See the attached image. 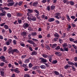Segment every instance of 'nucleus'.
<instances>
[{
  "label": "nucleus",
  "mask_w": 77,
  "mask_h": 77,
  "mask_svg": "<svg viewBox=\"0 0 77 77\" xmlns=\"http://www.w3.org/2000/svg\"><path fill=\"white\" fill-rule=\"evenodd\" d=\"M66 17L67 21H71V19L69 17V16H68V15L66 14Z\"/></svg>",
  "instance_id": "nucleus-24"
},
{
  "label": "nucleus",
  "mask_w": 77,
  "mask_h": 77,
  "mask_svg": "<svg viewBox=\"0 0 77 77\" xmlns=\"http://www.w3.org/2000/svg\"><path fill=\"white\" fill-rule=\"evenodd\" d=\"M13 42L14 45H16L17 44V41L16 40H14Z\"/></svg>",
  "instance_id": "nucleus-47"
},
{
  "label": "nucleus",
  "mask_w": 77,
  "mask_h": 77,
  "mask_svg": "<svg viewBox=\"0 0 77 77\" xmlns=\"http://www.w3.org/2000/svg\"><path fill=\"white\" fill-rule=\"evenodd\" d=\"M29 50L31 51H33V48L32 47H29Z\"/></svg>",
  "instance_id": "nucleus-58"
},
{
  "label": "nucleus",
  "mask_w": 77,
  "mask_h": 77,
  "mask_svg": "<svg viewBox=\"0 0 77 77\" xmlns=\"http://www.w3.org/2000/svg\"><path fill=\"white\" fill-rule=\"evenodd\" d=\"M54 36L55 38L59 39V37H60V35L58 34V33L56 32L54 34Z\"/></svg>",
  "instance_id": "nucleus-10"
},
{
  "label": "nucleus",
  "mask_w": 77,
  "mask_h": 77,
  "mask_svg": "<svg viewBox=\"0 0 77 77\" xmlns=\"http://www.w3.org/2000/svg\"><path fill=\"white\" fill-rule=\"evenodd\" d=\"M27 32H26L25 31H23L21 33V35L22 36H25L27 35Z\"/></svg>",
  "instance_id": "nucleus-17"
},
{
  "label": "nucleus",
  "mask_w": 77,
  "mask_h": 77,
  "mask_svg": "<svg viewBox=\"0 0 77 77\" xmlns=\"http://www.w3.org/2000/svg\"><path fill=\"white\" fill-rule=\"evenodd\" d=\"M17 21L19 24H21L22 23V20L19 19H17Z\"/></svg>",
  "instance_id": "nucleus-41"
},
{
  "label": "nucleus",
  "mask_w": 77,
  "mask_h": 77,
  "mask_svg": "<svg viewBox=\"0 0 77 77\" xmlns=\"http://www.w3.org/2000/svg\"><path fill=\"white\" fill-rule=\"evenodd\" d=\"M7 16L9 18H11L12 17V15L11 14L8 13L7 14Z\"/></svg>",
  "instance_id": "nucleus-44"
},
{
  "label": "nucleus",
  "mask_w": 77,
  "mask_h": 77,
  "mask_svg": "<svg viewBox=\"0 0 77 77\" xmlns=\"http://www.w3.org/2000/svg\"><path fill=\"white\" fill-rule=\"evenodd\" d=\"M22 66L24 68H29L28 66H27V65L26 64H23Z\"/></svg>",
  "instance_id": "nucleus-25"
},
{
  "label": "nucleus",
  "mask_w": 77,
  "mask_h": 77,
  "mask_svg": "<svg viewBox=\"0 0 77 77\" xmlns=\"http://www.w3.org/2000/svg\"><path fill=\"white\" fill-rule=\"evenodd\" d=\"M71 18L72 20H74V19H75V17L74 16H71Z\"/></svg>",
  "instance_id": "nucleus-53"
},
{
  "label": "nucleus",
  "mask_w": 77,
  "mask_h": 77,
  "mask_svg": "<svg viewBox=\"0 0 77 77\" xmlns=\"http://www.w3.org/2000/svg\"><path fill=\"white\" fill-rule=\"evenodd\" d=\"M31 20H32V21H36V18L35 17H34L31 19Z\"/></svg>",
  "instance_id": "nucleus-32"
},
{
  "label": "nucleus",
  "mask_w": 77,
  "mask_h": 77,
  "mask_svg": "<svg viewBox=\"0 0 77 77\" xmlns=\"http://www.w3.org/2000/svg\"><path fill=\"white\" fill-rule=\"evenodd\" d=\"M18 5V2H16V3H14V7H17V6Z\"/></svg>",
  "instance_id": "nucleus-40"
},
{
  "label": "nucleus",
  "mask_w": 77,
  "mask_h": 77,
  "mask_svg": "<svg viewBox=\"0 0 77 77\" xmlns=\"http://www.w3.org/2000/svg\"><path fill=\"white\" fill-rule=\"evenodd\" d=\"M33 11H34V12H35V13H36L37 14H39V11L38 10H36V9H35V10H33Z\"/></svg>",
  "instance_id": "nucleus-30"
},
{
  "label": "nucleus",
  "mask_w": 77,
  "mask_h": 77,
  "mask_svg": "<svg viewBox=\"0 0 77 77\" xmlns=\"http://www.w3.org/2000/svg\"><path fill=\"white\" fill-rule=\"evenodd\" d=\"M1 75L2 77L5 76V72L3 71H1L0 72Z\"/></svg>",
  "instance_id": "nucleus-19"
},
{
  "label": "nucleus",
  "mask_w": 77,
  "mask_h": 77,
  "mask_svg": "<svg viewBox=\"0 0 77 77\" xmlns=\"http://www.w3.org/2000/svg\"><path fill=\"white\" fill-rule=\"evenodd\" d=\"M29 61H30V60L29 59H26L25 60V63H29Z\"/></svg>",
  "instance_id": "nucleus-35"
},
{
  "label": "nucleus",
  "mask_w": 77,
  "mask_h": 77,
  "mask_svg": "<svg viewBox=\"0 0 77 77\" xmlns=\"http://www.w3.org/2000/svg\"><path fill=\"white\" fill-rule=\"evenodd\" d=\"M64 51H68V48H64Z\"/></svg>",
  "instance_id": "nucleus-42"
},
{
  "label": "nucleus",
  "mask_w": 77,
  "mask_h": 77,
  "mask_svg": "<svg viewBox=\"0 0 77 77\" xmlns=\"http://www.w3.org/2000/svg\"><path fill=\"white\" fill-rule=\"evenodd\" d=\"M24 77H30V76H29V75L26 74L24 75Z\"/></svg>",
  "instance_id": "nucleus-64"
},
{
  "label": "nucleus",
  "mask_w": 77,
  "mask_h": 77,
  "mask_svg": "<svg viewBox=\"0 0 77 77\" xmlns=\"http://www.w3.org/2000/svg\"><path fill=\"white\" fill-rule=\"evenodd\" d=\"M39 60H41V61L42 62H43V63H45L47 62V59L43 58H40Z\"/></svg>",
  "instance_id": "nucleus-5"
},
{
  "label": "nucleus",
  "mask_w": 77,
  "mask_h": 77,
  "mask_svg": "<svg viewBox=\"0 0 77 77\" xmlns=\"http://www.w3.org/2000/svg\"><path fill=\"white\" fill-rule=\"evenodd\" d=\"M66 35V33H63L62 35H61V36L62 38H65V35Z\"/></svg>",
  "instance_id": "nucleus-50"
},
{
  "label": "nucleus",
  "mask_w": 77,
  "mask_h": 77,
  "mask_svg": "<svg viewBox=\"0 0 77 77\" xmlns=\"http://www.w3.org/2000/svg\"><path fill=\"white\" fill-rule=\"evenodd\" d=\"M40 68V67L38 66H35L32 67V69L34 70H36V69H39Z\"/></svg>",
  "instance_id": "nucleus-13"
},
{
  "label": "nucleus",
  "mask_w": 77,
  "mask_h": 77,
  "mask_svg": "<svg viewBox=\"0 0 77 77\" xmlns=\"http://www.w3.org/2000/svg\"><path fill=\"white\" fill-rule=\"evenodd\" d=\"M47 9L48 11H50V6H48L47 8Z\"/></svg>",
  "instance_id": "nucleus-55"
},
{
  "label": "nucleus",
  "mask_w": 77,
  "mask_h": 77,
  "mask_svg": "<svg viewBox=\"0 0 77 77\" xmlns=\"http://www.w3.org/2000/svg\"><path fill=\"white\" fill-rule=\"evenodd\" d=\"M69 4H70L72 6H73V5H74V2L73 1H69Z\"/></svg>",
  "instance_id": "nucleus-22"
},
{
  "label": "nucleus",
  "mask_w": 77,
  "mask_h": 77,
  "mask_svg": "<svg viewBox=\"0 0 77 77\" xmlns=\"http://www.w3.org/2000/svg\"><path fill=\"white\" fill-rule=\"evenodd\" d=\"M20 51L17 49H13V52H12V54H14V52L15 53H19Z\"/></svg>",
  "instance_id": "nucleus-6"
},
{
  "label": "nucleus",
  "mask_w": 77,
  "mask_h": 77,
  "mask_svg": "<svg viewBox=\"0 0 77 77\" xmlns=\"http://www.w3.org/2000/svg\"><path fill=\"white\" fill-rule=\"evenodd\" d=\"M53 55H50L48 56V58H49V59H50V58H52V57H53Z\"/></svg>",
  "instance_id": "nucleus-61"
},
{
  "label": "nucleus",
  "mask_w": 77,
  "mask_h": 77,
  "mask_svg": "<svg viewBox=\"0 0 77 77\" xmlns=\"http://www.w3.org/2000/svg\"><path fill=\"white\" fill-rule=\"evenodd\" d=\"M28 30H29V31H32V28L31 27H29L28 28Z\"/></svg>",
  "instance_id": "nucleus-54"
},
{
  "label": "nucleus",
  "mask_w": 77,
  "mask_h": 77,
  "mask_svg": "<svg viewBox=\"0 0 77 77\" xmlns=\"http://www.w3.org/2000/svg\"><path fill=\"white\" fill-rule=\"evenodd\" d=\"M12 42V39H10L9 40L8 42H6V45H9L10 44V43H11V42Z\"/></svg>",
  "instance_id": "nucleus-18"
},
{
  "label": "nucleus",
  "mask_w": 77,
  "mask_h": 77,
  "mask_svg": "<svg viewBox=\"0 0 77 77\" xmlns=\"http://www.w3.org/2000/svg\"><path fill=\"white\" fill-rule=\"evenodd\" d=\"M42 56L44 57V58H47L48 56L46 54H43Z\"/></svg>",
  "instance_id": "nucleus-36"
},
{
  "label": "nucleus",
  "mask_w": 77,
  "mask_h": 77,
  "mask_svg": "<svg viewBox=\"0 0 77 77\" xmlns=\"http://www.w3.org/2000/svg\"><path fill=\"white\" fill-rule=\"evenodd\" d=\"M28 68V67H26L25 68V69H24V71H29Z\"/></svg>",
  "instance_id": "nucleus-62"
},
{
  "label": "nucleus",
  "mask_w": 77,
  "mask_h": 77,
  "mask_svg": "<svg viewBox=\"0 0 77 77\" xmlns=\"http://www.w3.org/2000/svg\"><path fill=\"white\" fill-rule=\"evenodd\" d=\"M5 57L3 55L1 56L0 57V59H2L3 60H5Z\"/></svg>",
  "instance_id": "nucleus-34"
},
{
  "label": "nucleus",
  "mask_w": 77,
  "mask_h": 77,
  "mask_svg": "<svg viewBox=\"0 0 77 77\" xmlns=\"http://www.w3.org/2000/svg\"><path fill=\"white\" fill-rule=\"evenodd\" d=\"M69 40L70 41H71V42H73L74 41V39L71 38H69Z\"/></svg>",
  "instance_id": "nucleus-45"
},
{
  "label": "nucleus",
  "mask_w": 77,
  "mask_h": 77,
  "mask_svg": "<svg viewBox=\"0 0 77 77\" xmlns=\"http://www.w3.org/2000/svg\"><path fill=\"white\" fill-rule=\"evenodd\" d=\"M63 2L64 3H66L67 5H69V1H68V0H63Z\"/></svg>",
  "instance_id": "nucleus-15"
},
{
  "label": "nucleus",
  "mask_w": 77,
  "mask_h": 77,
  "mask_svg": "<svg viewBox=\"0 0 77 77\" xmlns=\"http://www.w3.org/2000/svg\"><path fill=\"white\" fill-rule=\"evenodd\" d=\"M55 54H56L57 56H62V54H61V53L58 52H56Z\"/></svg>",
  "instance_id": "nucleus-16"
},
{
  "label": "nucleus",
  "mask_w": 77,
  "mask_h": 77,
  "mask_svg": "<svg viewBox=\"0 0 77 77\" xmlns=\"http://www.w3.org/2000/svg\"><path fill=\"white\" fill-rule=\"evenodd\" d=\"M29 26H30V25L29 24L26 23H24V24H23V27L24 29H27V28H28V27H29Z\"/></svg>",
  "instance_id": "nucleus-3"
},
{
  "label": "nucleus",
  "mask_w": 77,
  "mask_h": 77,
  "mask_svg": "<svg viewBox=\"0 0 77 77\" xmlns=\"http://www.w3.org/2000/svg\"><path fill=\"white\" fill-rule=\"evenodd\" d=\"M55 8V6L52 5L51 7V10H53Z\"/></svg>",
  "instance_id": "nucleus-46"
},
{
  "label": "nucleus",
  "mask_w": 77,
  "mask_h": 77,
  "mask_svg": "<svg viewBox=\"0 0 77 77\" xmlns=\"http://www.w3.org/2000/svg\"><path fill=\"white\" fill-rule=\"evenodd\" d=\"M12 52H13V49H12V48L10 47L8 50V53L9 54H11V53H12Z\"/></svg>",
  "instance_id": "nucleus-7"
},
{
  "label": "nucleus",
  "mask_w": 77,
  "mask_h": 77,
  "mask_svg": "<svg viewBox=\"0 0 77 77\" xmlns=\"http://www.w3.org/2000/svg\"><path fill=\"white\" fill-rule=\"evenodd\" d=\"M14 72L18 73L20 72V71L19 70L18 68H16V69H14Z\"/></svg>",
  "instance_id": "nucleus-14"
},
{
  "label": "nucleus",
  "mask_w": 77,
  "mask_h": 77,
  "mask_svg": "<svg viewBox=\"0 0 77 77\" xmlns=\"http://www.w3.org/2000/svg\"><path fill=\"white\" fill-rule=\"evenodd\" d=\"M28 12H29V13H32L33 12V10L32 9H27Z\"/></svg>",
  "instance_id": "nucleus-31"
},
{
  "label": "nucleus",
  "mask_w": 77,
  "mask_h": 77,
  "mask_svg": "<svg viewBox=\"0 0 77 77\" xmlns=\"http://www.w3.org/2000/svg\"><path fill=\"white\" fill-rule=\"evenodd\" d=\"M54 18H50L48 20V21L49 22H52L54 21Z\"/></svg>",
  "instance_id": "nucleus-21"
},
{
  "label": "nucleus",
  "mask_w": 77,
  "mask_h": 77,
  "mask_svg": "<svg viewBox=\"0 0 77 77\" xmlns=\"http://www.w3.org/2000/svg\"><path fill=\"white\" fill-rule=\"evenodd\" d=\"M67 46L68 45L66 43H64L63 44V48L67 47Z\"/></svg>",
  "instance_id": "nucleus-26"
},
{
  "label": "nucleus",
  "mask_w": 77,
  "mask_h": 77,
  "mask_svg": "<svg viewBox=\"0 0 77 77\" xmlns=\"http://www.w3.org/2000/svg\"><path fill=\"white\" fill-rule=\"evenodd\" d=\"M36 18L39 21H41V19H40V17L39 16V14H36Z\"/></svg>",
  "instance_id": "nucleus-33"
},
{
  "label": "nucleus",
  "mask_w": 77,
  "mask_h": 77,
  "mask_svg": "<svg viewBox=\"0 0 77 77\" xmlns=\"http://www.w3.org/2000/svg\"><path fill=\"white\" fill-rule=\"evenodd\" d=\"M57 63V60H53V61L52 62V64H56Z\"/></svg>",
  "instance_id": "nucleus-28"
},
{
  "label": "nucleus",
  "mask_w": 77,
  "mask_h": 77,
  "mask_svg": "<svg viewBox=\"0 0 77 77\" xmlns=\"http://www.w3.org/2000/svg\"><path fill=\"white\" fill-rule=\"evenodd\" d=\"M70 29H71V26L69 25H68V28L67 29V31H69Z\"/></svg>",
  "instance_id": "nucleus-39"
},
{
  "label": "nucleus",
  "mask_w": 77,
  "mask_h": 77,
  "mask_svg": "<svg viewBox=\"0 0 77 77\" xmlns=\"http://www.w3.org/2000/svg\"><path fill=\"white\" fill-rule=\"evenodd\" d=\"M38 5V2H35L33 3L32 6L34 7H37Z\"/></svg>",
  "instance_id": "nucleus-11"
},
{
  "label": "nucleus",
  "mask_w": 77,
  "mask_h": 77,
  "mask_svg": "<svg viewBox=\"0 0 77 77\" xmlns=\"http://www.w3.org/2000/svg\"><path fill=\"white\" fill-rule=\"evenodd\" d=\"M4 27L6 30L9 29V26L7 25H5L4 26Z\"/></svg>",
  "instance_id": "nucleus-29"
},
{
  "label": "nucleus",
  "mask_w": 77,
  "mask_h": 77,
  "mask_svg": "<svg viewBox=\"0 0 77 77\" xmlns=\"http://www.w3.org/2000/svg\"><path fill=\"white\" fill-rule=\"evenodd\" d=\"M54 73L56 75H59V73L56 71H54Z\"/></svg>",
  "instance_id": "nucleus-27"
},
{
  "label": "nucleus",
  "mask_w": 77,
  "mask_h": 77,
  "mask_svg": "<svg viewBox=\"0 0 77 77\" xmlns=\"http://www.w3.org/2000/svg\"><path fill=\"white\" fill-rule=\"evenodd\" d=\"M32 66H33V64L31 63H30L29 65V67H31Z\"/></svg>",
  "instance_id": "nucleus-63"
},
{
  "label": "nucleus",
  "mask_w": 77,
  "mask_h": 77,
  "mask_svg": "<svg viewBox=\"0 0 77 77\" xmlns=\"http://www.w3.org/2000/svg\"><path fill=\"white\" fill-rule=\"evenodd\" d=\"M46 48H47V49H48V50H50V48L48 45H47L46 46Z\"/></svg>",
  "instance_id": "nucleus-57"
},
{
  "label": "nucleus",
  "mask_w": 77,
  "mask_h": 77,
  "mask_svg": "<svg viewBox=\"0 0 77 77\" xmlns=\"http://www.w3.org/2000/svg\"><path fill=\"white\" fill-rule=\"evenodd\" d=\"M32 40H33L34 41H35V42H38V40L35 39V38H32Z\"/></svg>",
  "instance_id": "nucleus-48"
},
{
  "label": "nucleus",
  "mask_w": 77,
  "mask_h": 77,
  "mask_svg": "<svg viewBox=\"0 0 77 77\" xmlns=\"http://www.w3.org/2000/svg\"><path fill=\"white\" fill-rule=\"evenodd\" d=\"M16 15L17 17H21L23 15V14L20 12H17L16 13Z\"/></svg>",
  "instance_id": "nucleus-12"
},
{
  "label": "nucleus",
  "mask_w": 77,
  "mask_h": 77,
  "mask_svg": "<svg viewBox=\"0 0 77 77\" xmlns=\"http://www.w3.org/2000/svg\"><path fill=\"white\" fill-rule=\"evenodd\" d=\"M60 47L59 46H58L55 48V49L57 50H60Z\"/></svg>",
  "instance_id": "nucleus-43"
},
{
  "label": "nucleus",
  "mask_w": 77,
  "mask_h": 77,
  "mask_svg": "<svg viewBox=\"0 0 77 77\" xmlns=\"http://www.w3.org/2000/svg\"><path fill=\"white\" fill-rule=\"evenodd\" d=\"M67 63H68L69 65H75V67H77V62H75V63H74L71 61H69L67 62Z\"/></svg>",
  "instance_id": "nucleus-1"
},
{
  "label": "nucleus",
  "mask_w": 77,
  "mask_h": 77,
  "mask_svg": "<svg viewBox=\"0 0 77 77\" xmlns=\"http://www.w3.org/2000/svg\"><path fill=\"white\" fill-rule=\"evenodd\" d=\"M72 46L73 47V48H74L75 49V50H77V46H75V45H72Z\"/></svg>",
  "instance_id": "nucleus-49"
},
{
  "label": "nucleus",
  "mask_w": 77,
  "mask_h": 77,
  "mask_svg": "<svg viewBox=\"0 0 77 77\" xmlns=\"http://www.w3.org/2000/svg\"><path fill=\"white\" fill-rule=\"evenodd\" d=\"M14 5V2L9 3L8 4V6H12Z\"/></svg>",
  "instance_id": "nucleus-20"
},
{
  "label": "nucleus",
  "mask_w": 77,
  "mask_h": 77,
  "mask_svg": "<svg viewBox=\"0 0 77 77\" xmlns=\"http://www.w3.org/2000/svg\"><path fill=\"white\" fill-rule=\"evenodd\" d=\"M64 68L66 69H68L69 68H70L71 67V66L68 65V64H67L66 66H64Z\"/></svg>",
  "instance_id": "nucleus-23"
},
{
  "label": "nucleus",
  "mask_w": 77,
  "mask_h": 77,
  "mask_svg": "<svg viewBox=\"0 0 77 77\" xmlns=\"http://www.w3.org/2000/svg\"><path fill=\"white\" fill-rule=\"evenodd\" d=\"M50 45L51 47H52V48H55L57 47V44H50Z\"/></svg>",
  "instance_id": "nucleus-4"
},
{
  "label": "nucleus",
  "mask_w": 77,
  "mask_h": 77,
  "mask_svg": "<svg viewBox=\"0 0 77 77\" xmlns=\"http://www.w3.org/2000/svg\"><path fill=\"white\" fill-rule=\"evenodd\" d=\"M65 16H63L62 17V21H64V20H65Z\"/></svg>",
  "instance_id": "nucleus-59"
},
{
  "label": "nucleus",
  "mask_w": 77,
  "mask_h": 77,
  "mask_svg": "<svg viewBox=\"0 0 77 77\" xmlns=\"http://www.w3.org/2000/svg\"><path fill=\"white\" fill-rule=\"evenodd\" d=\"M27 42L31 44H32V45H35V42L32 40H28L27 41Z\"/></svg>",
  "instance_id": "nucleus-9"
},
{
  "label": "nucleus",
  "mask_w": 77,
  "mask_h": 77,
  "mask_svg": "<svg viewBox=\"0 0 77 77\" xmlns=\"http://www.w3.org/2000/svg\"><path fill=\"white\" fill-rule=\"evenodd\" d=\"M23 2H19L18 4L19 6H21V5H22L23 4Z\"/></svg>",
  "instance_id": "nucleus-51"
},
{
  "label": "nucleus",
  "mask_w": 77,
  "mask_h": 77,
  "mask_svg": "<svg viewBox=\"0 0 77 77\" xmlns=\"http://www.w3.org/2000/svg\"><path fill=\"white\" fill-rule=\"evenodd\" d=\"M6 15V13H0V17H3V16H4Z\"/></svg>",
  "instance_id": "nucleus-37"
},
{
  "label": "nucleus",
  "mask_w": 77,
  "mask_h": 77,
  "mask_svg": "<svg viewBox=\"0 0 77 77\" xmlns=\"http://www.w3.org/2000/svg\"><path fill=\"white\" fill-rule=\"evenodd\" d=\"M60 13L59 12L56 13L55 14V15L56 16L54 17V18H56L58 20H59L60 19V17H58V16H60Z\"/></svg>",
  "instance_id": "nucleus-2"
},
{
  "label": "nucleus",
  "mask_w": 77,
  "mask_h": 77,
  "mask_svg": "<svg viewBox=\"0 0 77 77\" xmlns=\"http://www.w3.org/2000/svg\"><path fill=\"white\" fill-rule=\"evenodd\" d=\"M5 65V63L4 62L1 63H0V66H3L4 65Z\"/></svg>",
  "instance_id": "nucleus-52"
},
{
  "label": "nucleus",
  "mask_w": 77,
  "mask_h": 77,
  "mask_svg": "<svg viewBox=\"0 0 77 77\" xmlns=\"http://www.w3.org/2000/svg\"><path fill=\"white\" fill-rule=\"evenodd\" d=\"M3 49H4V51L5 52V51H6V50H7V48L6 47H3Z\"/></svg>",
  "instance_id": "nucleus-56"
},
{
  "label": "nucleus",
  "mask_w": 77,
  "mask_h": 77,
  "mask_svg": "<svg viewBox=\"0 0 77 77\" xmlns=\"http://www.w3.org/2000/svg\"><path fill=\"white\" fill-rule=\"evenodd\" d=\"M40 67L42 69H45L46 68L45 66L44 65H41L40 66Z\"/></svg>",
  "instance_id": "nucleus-38"
},
{
  "label": "nucleus",
  "mask_w": 77,
  "mask_h": 77,
  "mask_svg": "<svg viewBox=\"0 0 77 77\" xmlns=\"http://www.w3.org/2000/svg\"><path fill=\"white\" fill-rule=\"evenodd\" d=\"M38 54L37 52L35 51H33L31 54L32 56H36Z\"/></svg>",
  "instance_id": "nucleus-8"
},
{
  "label": "nucleus",
  "mask_w": 77,
  "mask_h": 77,
  "mask_svg": "<svg viewBox=\"0 0 77 77\" xmlns=\"http://www.w3.org/2000/svg\"><path fill=\"white\" fill-rule=\"evenodd\" d=\"M55 23L56 24H57L60 23V22L58 20H55Z\"/></svg>",
  "instance_id": "nucleus-60"
}]
</instances>
